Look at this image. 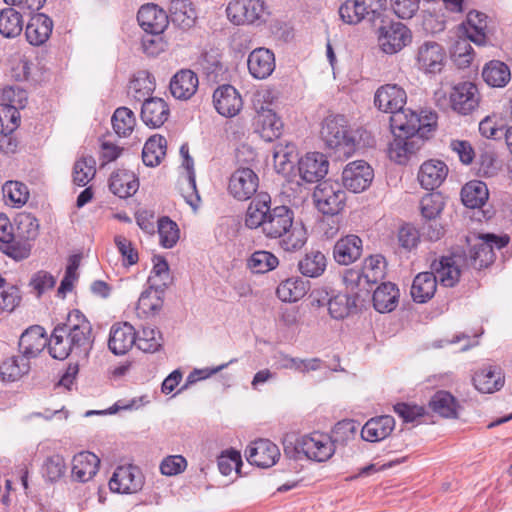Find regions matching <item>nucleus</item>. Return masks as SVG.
<instances>
[{"label":"nucleus","mask_w":512,"mask_h":512,"mask_svg":"<svg viewBox=\"0 0 512 512\" xmlns=\"http://www.w3.org/2000/svg\"><path fill=\"white\" fill-rule=\"evenodd\" d=\"M437 114L433 111H421L419 114L411 109L400 108L390 117V127L393 134L405 136L418 135L428 139L436 130Z\"/></svg>","instance_id":"nucleus-1"},{"label":"nucleus","mask_w":512,"mask_h":512,"mask_svg":"<svg viewBox=\"0 0 512 512\" xmlns=\"http://www.w3.org/2000/svg\"><path fill=\"white\" fill-rule=\"evenodd\" d=\"M321 139L339 155L351 156L356 149V138L348 120L343 115H330L321 125Z\"/></svg>","instance_id":"nucleus-2"},{"label":"nucleus","mask_w":512,"mask_h":512,"mask_svg":"<svg viewBox=\"0 0 512 512\" xmlns=\"http://www.w3.org/2000/svg\"><path fill=\"white\" fill-rule=\"evenodd\" d=\"M315 207L323 215L335 216L341 213L346 205V192L337 181L320 182L313 191Z\"/></svg>","instance_id":"nucleus-3"},{"label":"nucleus","mask_w":512,"mask_h":512,"mask_svg":"<svg viewBox=\"0 0 512 512\" xmlns=\"http://www.w3.org/2000/svg\"><path fill=\"white\" fill-rule=\"evenodd\" d=\"M266 5L263 0H230L226 6L228 20L234 25H251L263 21Z\"/></svg>","instance_id":"nucleus-4"},{"label":"nucleus","mask_w":512,"mask_h":512,"mask_svg":"<svg viewBox=\"0 0 512 512\" xmlns=\"http://www.w3.org/2000/svg\"><path fill=\"white\" fill-rule=\"evenodd\" d=\"M27 93L19 87H6L1 94L0 121L2 127L12 132L20 119L19 109L27 104Z\"/></svg>","instance_id":"nucleus-5"},{"label":"nucleus","mask_w":512,"mask_h":512,"mask_svg":"<svg viewBox=\"0 0 512 512\" xmlns=\"http://www.w3.org/2000/svg\"><path fill=\"white\" fill-rule=\"evenodd\" d=\"M65 329L76 353H85L92 345V326L79 310L69 312L66 322L60 324Z\"/></svg>","instance_id":"nucleus-6"},{"label":"nucleus","mask_w":512,"mask_h":512,"mask_svg":"<svg viewBox=\"0 0 512 512\" xmlns=\"http://www.w3.org/2000/svg\"><path fill=\"white\" fill-rule=\"evenodd\" d=\"M109 489L119 494H135L144 485V476L134 465L119 466L109 480Z\"/></svg>","instance_id":"nucleus-7"},{"label":"nucleus","mask_w":512,"mask_h":512,"mask_svg":"<svg viewBox=\"0 0 512 512\" xmlns=\"http://www.w3.org/2000/svg\"><path fill=\"white\" fill-rule=\"evenodd\" d=\"M509 243L508 236H496L485 234L479 237V241L470 250V258L473 265L478 268L487 267L494 262V248L502 249Z\"/></svg>","instance_id":"nucleus-8"},{"label":"nucleus","mask_w":512,"mask_h":512,"mask_svg":"<svg viewBox=\"0 0 512 512\" xmlns=\"http://www.w3.org/2000/svg\"><path fill=\"white\" fill-rule=\"evenodd\" d=\"M411 41V31L400 22L391 23L379 29V46L386 54L393 55L398 53L410 44Z\"/></svg>","instance_id":"nucleus-9"},{"label":"nucleus","mask_w":512,"mask_h":512,"mask_svg":"<svg viewBox=\"0 0 512 512\" xmlns=\"http://www.w3.org/2000/svg\"><path fill=\"white\" fill-rule=\"evenodd\" d=\"M258 187V175L247 167L236 169L231 174L228 182L229 194L239 201L250 199L257 192Z\"/></svg>","instance_id":"nucleus-10"},{"label":"nucleus","mask_w":512,"mask_h":512,"mask_svg":"<svg viewBox=\"0 0 512 512\" xmlns=\"http://www.w3.org/2000/svg\"><path fill=\"white\" fill-rule=\"evenodd\" d=\"M446 52L436 42H425L417 50L415 65L425 74L440 73L446 63Z\"/></svg>","instance_id":"nucleus-11"},{"label":"nucleus","mask_w":512,"mask_h":512,"mask_svg":"<svg viewBox=\"0 0 512 512\" xmlns=\"http://www.w3.org/2000/svg\"><path fill=\"white\" fill-rule=\"evenodd\" d=\"M374 178L372 167L363 160L350 162L342 172L343 185L354 193L366 190Z\"/></svg>","instance_id":"nucleus-12"},{"label":"nucleus","mask_w":512,"mask_h":512,"mask_svg":"<svg viewBox=\"0 0 512 512\" xmlns=\"http://www.w3.org/2000/svg\"><path fill=\"white\" fill-rule=\"evenodd\" d=\"M449 100L454 111L467 115L479 105L478 88L474 83L468 81L457 83L451 89Z\"/></svg>","instance_id":"nucleus-13"},{"label":"nucleus","mask_w":512,"mask_h":512,"mask_svg":"<svg viewBox=\"0 0 512 512\" xmlns=\"http://www.w3.org/2000/svg\"><path fill=\"white\" fill-rule=\"evenodd\" d=\"M299 446L309 459L318 462L330 459L335 451L334 443L330 436L321 432H313L303 436Z\"/></svg>","instance_id":"nucleus-14"},{"label":"nucleus","mask_w":512,"mask_h":512,"mask_svg":"<svg viewBox=\"0 0 512 512\" xmlns=\"http://www.w3.org/2000/svg\"><path fill=\"white\" fill-rule=\"evenodd\" d=\"M386 261L381 255L367 257L362 265L361 273L353 269L348 270L344 275V281L358 284L364 280L368 284H376L385 277Z\"/></svg>","instance_id":"nucleus-15"},{"label":"nucleus","mask_w":512,"mask_h":512,"mask_svg":"<svg viewBox=\"0 0 512 512\" xmlns=\"http://www.w3.org/2000/svg\"><path fill=\"white\" fill-rule=\"evenodd\" d=\"M280 455L278 446L268 439L256 440L246 449L247 461L260 468L272 467L279 460Z\"/></svg>","instance_id":"nucleus-16"},{"label":"nucleus","mask_w":512,"mask_h":512,"mask_svg":"<svg viewBox=\"0 0 512 512\" xmlns=\"http://www.w3.org/2000/svg\"><path fill=\"white\" fill-rule=\"evenodd\" d=\"M406 101L405 90L397 84H384L376 90L374 95V104L378 110L391 115L403 108Z\"/></svg>","instance_id":"nucleus-17"},{"label":"nucleus","mask_w":512,"mask_h":512,"mask_svg":"<svg viewBox=\"0 0 512 512\" xmlns=\"http://www.w3.org/2000/svg\"><path fill=\"white\" fill-rule=\"evenodd\" d=\"M213 104L217 112L224 117L236 116L243 107L241 95L229 84L222 85L214 91Z\"/></svg>","instance_id":"nucleus-18"},{"label":"nucleus","mask_w":512,"mask_h":512,"mask_svg":"<svg viewBox=\"0 0 512 512\" xmlns=\"http://www.w3.org/2000/svg\"><path fill=\"white\" fill-rule=\"evenodd\" d=\"M329 162L320 152H309L298 161V171L302 180L308 183L318 182L328 173Z\"/></svg>","instance_id":"nucleus-19"},{"label":"nucleus","mask_w":512,"mask_h":512,"mask_svg":"<svg viewBox=\"0 0 512 512\" xmlns=\"http://www.w3.org/2000/svg\"><path fill=\"white\" fill-rule=\"evenodd\" d=\"M137 20L142 29L149 34H163L169 24L167 13L153 3L141 6Z\"/></svg>","instance_id":"nucleus-20"},{"label":"nucleus","mask_w":512,"mask_h":512,"mask_svg":"<svg viewBox=\"0 0 512 512\" xmlns=\"http://www.w3.org/2000/svg\"><path fill=\"white\" fill-rule=\"evenodd\" d=\"M463 258L458 254L442 256L432 264L436 279L445 287H453L460 279Z\"/></svg>","instance_id":"nucleus-21"},{"label":"nucleus","mask_w":512,"mask_h":512,"mask_svg":"<svg viewBox=\"0 0 512 512\" xmlns=\"http://www.w3.org/2000/svg\"><path fill=\"white\" fill-rule=\"evenodd\" d=\"M54 23L53 20L44 13H36L29 18L25 28V37L32 46H42L51 37Z\"/></svg>","instance_id":"nucleus-22"},{"label":"nucleus","mask_w":512,"mask_h":512,"mask_svg":"<svg viewBox=\"0 0 512 512\" xmlns=\"http://www.w3.org/2000/svg\"><path fill=\"white\" fill-rule=\"evenodd\" d=\"M293 224V212L286 206H277L271 209L262 233L269 239H278Z\"/></svg>","instance_id":"nucleus-23"},{"label":"nucleus","mask_w":512,"mask_h":512,"mask_svg":"<svg viewBox=\"0 0 512 512\" xmlns=\"http://www.w3.org/2000/svg\"><path fill=\"white\" fill-rule=\"evenodd\" d=\"M448 171V166L443 161L429 159L420 166L417 179L422 188L434 190L444 182Z\"/></svg>","instance_id":"nucleus-24"},{"label":"nucleus","mask_w":512,"mask_h":512,"mask_svg":"<svg viewBox=\"0 0 512 512\" xmlns=\"http://www.w3.org/2000/svg\"><path fill=\"white\" fill-rule=\"evenodd\" d=\"M363 250L359 236L349 234L338 239L333 247V257L340 265H350L357 261Z\"/></svg>","instance_id":"nucleus-25"},{"label":"nucleus","mask_w":512,"mask_h":512,"mask_svg":"<svg viewBox=\"0 0 512 512\" xmlns=\"http://www.w3.org/2000/svg\"><path fill=\"white\" fill-rule=\"evenodd\" d=\"M136 344V332L128 322L116 323L110 329L108 347L115 355L127 353Z\"/></svg>","instance_id":"nucleus-26"},{"label":"nucleus","mask_w":512,"mask_h":512,"mask_svg":"<svg viewBox=\"0 0 512 512\" xmlns=\"http://www.w3.org/2000/svg\"><path fill=\"white\" fill-rule=\"evenodd\" d=\"M247 66L253 78L266 79L276 67L274 53L267 48H256L249 54Z\"/></svg>","instance_id":"nucleus-27"},{"label":"nucleus","mask_w":512,"mask_h":512,"mask_svg":"<svg viewBox=\"0 0 512 512\" xmlns=\"http://www.w3.org/2000/svg\"><path fill=\"white\" fill-rule=\"evenodd\" d=\"M49 340L45 329L39 325H33L26 329L19 340V349L26 358H34L48 346Z\"/></svg>","instance_id":"nucleus-28"},{"label":"nucleus","mask_w":512,"mask_h":512,"mask_svg":"<svg viewBox=\"0 0 512 512\" xmlns=\"http://www.w3.org/2000/svg\"><path fill=\"white\" fill-rule=\"evenodd\" d=\"M99 465L97 455L88 451L80 452L72 459L71 477L81 483L88 482L97 474Z\"/></svg>","instance_id":"nucleus-29"},{"label":"nucleus","mask_w":512,"mask_h":512,"mask_svg":"<svg viewBox=\"0 0 512 512\" xmlns=\"http://www.w3.org/2000/svg\"><path fill=\"white\" fill-rule=\"evenodd\" d=\"M139 189V180L133 171L118 169L109 178V190L117 197L126 199Z\"/></svg>","instance_id":"nucleus-30"},{"label":"nucleus","mask_w":512,"mask_h":512,"mask_svg":"<svg viewBox=\"0 0 512 512\" xmlns=\"http://www.w3.org/2000/svg\"><path fill=\"white\" fill-rule=\"evenodd\" d=\"M169 116V106L162 98L152 97L142 104L141 119L145 125L151 128L161 127Z\"/></svg>","instance_id":"nucleus-31"},{"label":"nucleus","mask_w":512,"mask_h":512,"mask_svg":"<svg viewBox=\"0 0 512 512\" xmlns=\"http://www.w3.org/2000/svg\"><path fill=\"white\" fill-rule=\"evenodd\" d=\"M504 375L498 366H484L478 369L473 376V384L481 393H494L504 385Z\"/></svg>","instance_id":"nucleus-32"},{"label":"nucleus","mask_w":512,"mask_h":512,"mask_svg":"<svg viewBox=\"0 0 512 512\" xmlns=\"http://www.w3.org/2000/svg\"><path fill=\"white\" fill-rule=\"evenodd\" d=\"M255 131L265 141H273L282 134L284 124L274 110L256 113L254 117Z\"/></svg>","instance_id":"nucleus-33"},{"label":"nucleus","mask_w":512,"mask_h":512,"mask_svg":"<svg viewBox=\"0 0 512 512\" xmlns=\"http://www.w3.org/2000/svg\"><path fill=\"white\" fill-rule=\"evenodd\" d=\"M198 77L189 69L177 72L170 81L171 94L179 100L190 99L197 91Z\"/></svg>","instance_id":"nucleus-34"},{"label":"nucleus","mask_w":512,"mask_h":512,"mask_svg":"<svg viewBox=\"0 0 512 512\" xmlns=\"http://www.w3.org/2000/svg\"><path fill=\"white\" fill-rule=\"evenodd\" d=\"M271 198L266 193L258 194L249 204L246 215L245 225L250 229L263 228L264 222L271 211Z\"/></svg>","instance_id":"nucleus-35"},{"label":"nucleus","mask_w":512,"mask_h":512,"mask_svg":"<svg viewBox=\"0 0 512 512\" xmlns=\"http://www.w3.org/2000/svg\"><path fill=\"white\" fill-rule=\"evenodd\" d=\"M395 428V420L383 415L368 420L361 430V437L368 442H379L387 438Z\"/></svg>","instance_id":"nucleus-36"},{"label":"nucleus","mask_w":512,"mask_h":512,"mask_svg":"<svg viewBox=\"0 0 512 512\" xmlns=\"http://www.w3.org/2000/svg\"><path fill=\"white\" fill-rule=\"evenodd\" d=\"M429 408L433 413L446 419H458L460 405L457 399L444 390L437 391L429 401Z\"/></svg>","instance_id":"nucleus-37"},{"label":"nucleus","mask_w":512,"mask_h":512,"mask_svg":"<svg viewBox=\"0 0 512 512\" xmlns=\"http://www.w3.org/2000/svg\"><path fill=\"white\" fill-rule=\"evenodd\" d=\"M467 38L479 46L487 42V16L479 11H470L466 23L463 24Z\"/></svg>","instance_id":"nucleus-38"},{"label":"nucleus","mask_w":512,"mask_h":512,"mask_svg":"<svg viewBox=\"0 0 512 512\" xmlns=\"http://www.w3.org/2000/svg\"><path fill=\"white\" fill-rule=\"evenodd\" d=\"M438 280L433 272H421L413 280L411 296L417 303L430 300L437 290Z\"/></svg>","instance_id":"nucleus-39"},{"label":"nucleus","mask_w":512,"mask_h":512,"mask_svg":"<svg viewBox=\"0 0 512 512\" xmlns=\"http://www.w3.org/2000/svg\"><path fill=\"white\" fill-rule=\"evenodd\" d=\"M373 306L380 313L393 311L399 300V289L391 282L382 283L373 293Z\"/></svg>","instance_id":"nucleus-40"},{"label":"nucleus","mask_w":512,"mask_h":512,"mask_svg":"<svg viewBox=\"0 0 512 512\" xmlns=\"http://www.w3.org/2000/svg\"><path fill=\"white\" fill-rule=\"evenodd\" d=\"M169 11L171 21L178 27L188 29L195 24L196 10L188 0L171 1Z\"/></svg>","instance_id":"nucleus-41"},{"label":"nucleus","mask_w":512,"mask_h":512,"mask_svg":"<svg viewBox=\"0 0 512 512\" xmlns=\"http://www.w3.org/2000/svg\"><path fill=\"white\" fill-rule=\"evenodd\" d=\"M489 197L487 185L479 180L466 183L461 189V199L468 208L482 207Z\"/></svg>","instance_id":"nucleus-42"},{"label":"nucleus","mask_w":512,"mask_h":512,"mask_svg":"<svg viewBox=\"0 0 512 512\" xmlns=\"http://www.w3.org/2000/svg\"><path fill=\"white\" fill-rule=\"evenodd\" d=\"M180 152L184 158V166L187 170L185 184L182 185L181 191L186 202L193 208H196L200 202V197L196 189L195 173L193 170V159L188 154V147L182 146Z\"/></svg>","instance_id":"nucleus-43"},{"label":"nucleus","mask_w":512,"mask_h":512,"mask_svg":"<svg viewBox=\"0 0 512 512\" xmlns=\"http://www.w3.org/2000/svg\"><path fill=\"white\" fill-rule=\"evenodd\" d=\"M48 350L50 355L59 360L66 359L72 352H76V348L72 345L70 338L67 336L65 329L57 325L49 339Z\"/></svg>","instance_id":"nucleus-44"},{"label":"nucleus","mask_w":512,"mask_h":512,"mask_svg":"<svg viewBox=\"0 0 512 512\" xmlns=\"http://www.w3.org/2000/svg\"><path fill=\"white\" fill-rule=\"evenodd\" d=\"M482 77L489 86L501 88L511 80V72L504 62L492 60L484 66Z\"/></svg>","instance_id":"nucleus-45"},{"label":"nucleus","mask_w":512,"mask_h":512,"mask_svg":"<svg viewBox=\"0 0 512 512\" xmlns=\"http://www.w3.org/2000/svg\"><path fill=\"white\" fill-rule=\"evenodd\" d=\"M307 293L306 282L300 277H290L279 283L276 295L282 302H297Z\"/></svg>","instance_id":"nucleus-46"},{"label":"nucleus","mask_w":512,"mask_h":512,"mask_svg":"<svg viewBox=\"0 0 512 512\" xmlns=\"http://www.w3.org/2000/svg\"><path fill=\"white\" fill-rule=\"evenodd\" d=\"M29 370V359L21 354L9 357L3 361L0 365V376L3 381L14 382L27 374Z\"/></svg>","instance_id":"nucleus-47"},{"label":"nucleus","mask_w":512,"mask_h":512,"mask_svg":"<svg viewBox=\"0 0 512 512\" xmlns=\"http://www.w3.org/2000/svg\"><path fill=\"white\" fill-rule=\"evenodd\" d=\"M167 142L163 136L153 135L144 144L142 160L146 166L155 167L166 155Z\"/></svg>","instance_id":"nucleus-48"},{"label":"nucleus","mask_w":512,"mask_h":512,"mask_svg":"<svg viewBox=\"0 0 512 512\" xmlns=\"http://www.w3.org/2000/svg\"><path fill=\"white\" fill-rule=\"evenodd\" d=\"M155 89L151 75L146 71L138 72L130 81L128 95L138 102L148 100Z\"/></svg>","instance_id":"nucleus-49"},{"label":"nucleus","mask_w":512,"mask_h":512,"mask_svg":"<svg viewBox=\"0 0 512 512\" xmlns=\"http://www.w3.org/2000/svg\"><path fill=\"white\" fill-rule=\"evenodd\" d=\"M157 289H153V286H151L141 293L136 306L139 317L149 318L155 316L161 310L163 299Z\"/></svg>","instance_id":"nucleus-50"},{"label":"nucleus","mask_w":512,"mask_h":512,"mask_svg":"<svg viewBox=\"0 0 512 512\" xmlns=\"http://www.w3.org/2000/svg\"><path fill=\"white\" fill-rule=\"evenodd\" d=\"M23 16L14 8L0 11V34L5 38H15L23 31Z\"/></svg>","instance_id":"nucleus-51"},{"label":"nucleus","mask_w":512,"mask_h":512,"mask_svg":"<svg viewBox=\"0 0 512 512\" xmlns=\"http://www.w3.org/2000/svg\"><path fill=\"white\" fill-rule=\"evenodd\" d=\"M2 192L5 203L14 208L24 206L30 196L28 187L20 181H6L2 187Z\"/></svg>","instance_id":"nucleus-52"},{"label":"nucleus","mask_w":512,"mask_h":512,"mask_svg":"<svg viewBox=\"0 0 512 512\" xmlns=\"http://www.w3.org/2000/svg\"><path fill=\"white\" fill-rule=\"evenodd\" d=\"M393 141L389 145L388 153L391 160L402 164L405 163L408 157L416 150L412 136H405L396 133Z\"/></svg>","instance_id":"nucleus-53"},{"label":"nucleus","mask_w":512,"mask_h":512,"mask_svg":"<svg viewBox=\"0 0 512 512\" xmlns=\"http://www.w3.org/2000/svg\"><path fill=\"white\" fill-rule=\"evenodd\" d=\"M96 174V161L92 156L80 157L73 166V183L79 187L86 186Z\"/></svg>","instance_id":"nucleus-54"},{"label":"nucleus","mask_w":512,"mask_h":512,"mask_svg":"<svg viewBox=\"0 0 512 512\" xmlns=\"http://www.w3.org/2000/svg\"><path fill=\"white\" fill-rule=\"evenodd\" d=\"M327 266L325 255L320 251H312L307 253L303 259L299 261L298 267L304 276L318 277L323 274Z\"/></svg>","instance_id":"nucleus-55"},{"label":"nucleus","mask_w":512,"mask_h":512,"mask_svg":"<svg viewBox=\"0 0 512 512\" xmlns=\"http://www.w3.org/2000/svg\"><path fill=\"white\" fill-rule=\"evenodd\" d=\"M111 121L115 133L122 137L129 136L136 126V117L133 111L127 107L117 108Z\"/></svg>","instance_id":"nucleus-56"},{"label":"nucleus","mask_w":512,"mask_h":512,"mask_svg":"<svg viewBox=\"0 0 512 512\" xmlns=\"http://www.w3.org/2000/svg\"><path fill=\"white\" fill-rule=\"evenodd\" d=\"M296 157V147L292 143H279L273 153L274 167L278 173H288Z\"/></svg>","instance_id":"nucleus-57"},{"label":"nucleus","mask_w":512,"mask_h":512,"mask_svg":"<svg viewBox=\"0 0 512 512\" xmlns=\"http://www.w3.org/2000/svg\"><path fill=\"white\" fill-rule=\"evenodd\" d=\"M278 265V258L273 253L265 250L255 251L247 261L248 268L257 274L267 273L274 270Z\"/></svg>","instance_id":"nucleus-58"},{"label":"nucleus","mask_w":512,"mask_h":512,"mask_svg":"<svg viewBox=\"0 0 512 512\" xmlns=\"http://www.w3.org/2000/svg\"><path fill=\"white\" fill-rule=\"evenodd\" d=\"M279 239L280 245L285 251L293 252L301 249L305 245L307 232L304 226L293 223Z\"/></svg>","instance_id":"nucleus-59"},{"label":"nucleus","mask_w":512,"mask_h":512,"mask_svg":"<svg viewBox=\"0 0 512 512\" xmlns=\"http://www.w3.org/2000/svg\"><path fill=\"white\" fill-rule=\"evenodd\" d=\"M355 308V297L346 293H339L328 301V311L335 319L345 318Z\"/></svg>","instance_id":"nucleus-60"},{"label":"nucleus","mask_w":512,"mask_h":512,"mask_svg":"<svg viewBox=\"0 0 512 512\" xmlns=\"http://www.w3.org/2000/svg\"><path fill=\"white\" fill-rule=\"evenodd\" d=\"M158 234L160 245L164 248L174 247L180 238L178 225L169 217L158 220Z\"/></svg>","instance_id":"nucleus-61"},{"label":"nucleus","mask_w":512,"mask_h":512,"mask_svg":"<svg viewBox=\"0 0 512 512\" xmlns=\"http://www.w3.org/2000/svg\"><path fill=\"white\" fill-rule=\"evenodd\" d=\"M66 463L61 455L48 457L42 466V476L50 483L58 482L66 472Z\"/></svg>","instance_id":"nucleus-62"},{"label":"nucleus","mask_w":512,"mask_h":512,"mask_svg":"<svg viewBox=\"0 0 512 512\" xmlns=\"http://www.w3.org/2000/svg\"><path fill=\"white\" fill-rule=\"evenodd\" d=\"M136 345L144 352H156L162 346V335L155 328L143 327L140 334L136 336Z\"/></svg>","instance_id":"nucleus-63"},{"label":"nucleus","mask_w":512,"mask_h":512,"mask_svg":"<svg viewBox=\"0 0 512 512\" xmlns=\"http://www.w3.org/2000/svg\"><path fill=\"white\" fill-rule=\"evenodd\" d=\"M444 200L440 193H428L420 201V210L425 220H433L440 216L444 209Z\"/></svg>","instance_id":"nucleus-64"}]
</instances>
